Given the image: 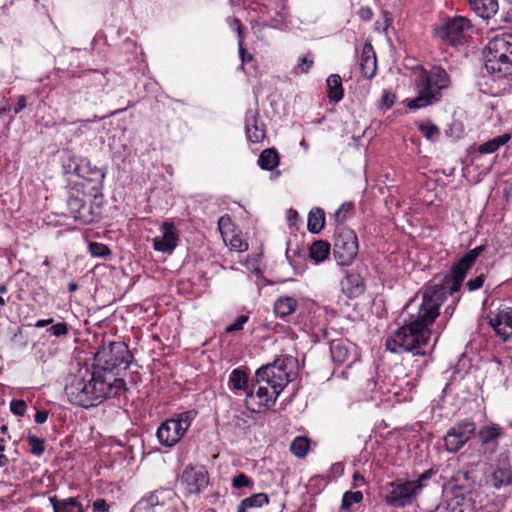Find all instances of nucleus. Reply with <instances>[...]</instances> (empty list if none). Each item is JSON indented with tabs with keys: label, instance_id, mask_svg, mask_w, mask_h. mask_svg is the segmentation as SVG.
Here are the masks:
<instances>
[{
	"label": "nucleus",
	"instance_id": "1",
	"mask_svg": "<svg viewBox=\"0 0 512 512\" xmlns=\"http://www.w3.org/2000/svg\"><path fill=\"white\" fill-rule=\"evenodd\" d=\"M484 249L485 247L481 245L468 251L452 266L450 273L440 279L439 283L425 288L417 313L410 314L409 318L404 320V325L386 340L387 350L392 353L403 351L414 352L416 355L426 354L423 348L430 339L429 326L439 316V308L446 299L447 293L453 295L459 291L467 271Z\"/></svg>",
	"mask_w": 512,
	"mask_h": 512
},
{
	"label": "nucleus",
	"instance_id": "2",
	"mask_svg": "<svg viewBox=\"0 0 512 512\" xmlns=\"http://www.w3.org/2000/svg\"><path fill=\"white\" fill-rule=\"evenodd\" d=\"M124 386L123 379H112L111 375L102 374L94 366L79 365L77 371L69 375L65 392L72 404L89 408L118 395Z\"/></svg>",
	"mask_w": 512,
	"mask_h": 512
},
{
	"label": "nucleus",
	"instance_id": "3",
	"mask_svg": "<svg viewBox=\"0 0 512 512\" xmlns=\"http://www.w3.org/2000/svg\"><path fill=\"white\" fill-rule=\"evenodd\" d=\"M415 85L417 97L408 102L407 106L410 109H420L438 102L441 90L449 87L450 78L443 68L434 66L430 71L421 69Z\"/></svg>",
	"mask_w": 512,
	"mask_h": 512
},
{
	"label": "nucleus",
	"instance_id": "4",
	"mask_svg": "<svg viewBox=\"0 0 512 512\" xmlns=\"http://www.w3.org/2000/svg\"><path fill=\"white\" fill-rule=\"evenodd\" d=\"M132 358L133 356L124 342H110L98 349L93 366L97 370H101L102 374L111 375L112 379H120L118 376L129 367Z\"/></svg>",
	"mask_w": 512,
	"mask_h": 512
},
{
	"label": "nucleus",
	"instance_id": "5",
	"mask_svg": "<svg viewBox=\"0 0 512 512\" xmlns=\"http://www.w3.org/2000/svg\"><path fill=\"white\" fill-rule=\"evenodd\" d=\"M485 69L498 78L512 73V34L495 36L485 49Z\"/></svg>",
	"mask_w": 512,
	"mask_h": 512
},
{
	"label": "nucleus",
	"instance_id": "6",
	"mask_svg": "<svg viewBox=\"0 0 512 512\" xmlns=\"http://www.w3.org/2000/svg\"><path fill=\"white\" fill-rule=\"evenodd\" d=\"M434 475L433 469H428L421 473L417 479L401 480L386 484L387 493L384 497L385 502L394 508H404L411 505L421 494L425 484Z\"/></svg>",
	"mask_w": 512,
	"mask_h": 512
},
{
	"label": "nucleus",
	"instance_id": "7",
	"mask_svg": "<svg viewBox=\"0 0 512 512\" xmlns=\"http://www.w3.org/2000/svg\"><path fill=\"white\" fill-rule=\"evenodd\" d=\"M196 414L194 410L184 411L164 421L156 433L159 443L165 447L177 444L191 426Z\"/></svg>",
	"mask_w": 512,
	"mask_h": 512
},
{
	"label": "nucleus",
	"instance_id": "8",
	"mask_svg": "<svg viewBox=\"0 0 512 512\" xmlns=\"http://www.w3.org/2000/svg\"><path fill=\"white\" fill-rule=\"evenodd\" d=\"M472 27L470 20L463 16L448 17L434 28V35L451 46L462 45L468 30Z\"/></svg>",
	"mask_w": 512,
	"mask_h": 512
},
{
	"label": "nucleus",
	"instance_id": "9",
	"mask_svg": "<svg viewBox=\"0 0 512 512\" xmlns=\"http://www.w3.org/2000/svg\"><path fill=\"white\" fill-rule=\"evenodd\" d=\"M358 254V239L356 233L347 227L337 230L334 238L333 256L337 264L350 265Z\"/></svg>",
	"mask_w": 512,
	"mask_h": 512
},
{
	"label": "nucleus",
	"instance_id": "10",
	"mask_svg": "<svg viewBox=\"0 0 512 512\" xmlns=\"http://www.w3.org/2000/svg\"><path fill=\"white\" fill-rule=\"evenodd\" d=\"M485 485L494 489L512 486V466L507 453H500L495 463L490 466L485 474Z\"/></svg>",
	"mask_w": 512,
	"mask_h": 512
},
{
	"label": "nucleus",
	"instance_id": "11",
	"mask_svg": "<svg viewBox=\"0 0 512 512\" xmlns=\"http://www.w3.org/2000/svg\"><path fill=\"white\" fill-rule=\"evenodd\" d=\"M255 377L257 383H265L270 386L275 396H279L290 381L289 373L278 361L259 368Z\"/></svg>",
	"mask_w": 512,
	"mask_h": 512
},
{
	"label": "nucleus",
	"instance_id": "12",
	"mask_svg": "<svg viewBox=\"0 0 512 512\" xmlns=\"http://www.w3.org/2000/svg\"><path fill=\"white\" fill-rule=\"evenodd\" d=\"M476 425L472 421L464 420L452 426L444 436L445 448L450 453L460 450L474 435Z\"/></svg>",
	"mask_w": 512,
	"mask_h": 512
},
{
	"label": "nucleus",
	"instance_id": "13",
	"mask_svg": "<svg viewBox=\"0 0 512 512\" xmlns=\"http://www.w3.org/2000/svg\"><path fill=\"white\" fill-rule=\"evenodd\" d=\"M208 473L204 467H186L180 483L189 494L199 493L208 485Z\"/></svg>",
	"mask_w": 512,
	"mask_h": 512
},
{
	"label": "nucleus",
	"instance_id": "14",
	"mask_svg": "<svg viewBox=\"0 0 512 512\" xmlns=\"http://www.w3.org/2000/svg\"><path fill=\"white\" fill-rule=\"evenodd\" d=\"M489 324L503 341L509 340L512 337V308L500 309L494 317L490 318Z\"/></svg>",
	"mask_w": 512,
	"mask_h": 512
},
{
	"label": "nucleus",
	"instance_id": "15",
	"mask_svg": "<svg viewBox=\"0 0 512 512\" xmlns=\"http://www.w3.org/2000/svg\"><path fill=\"white\" fill-rule=\"evenodd\" d=\"M161 229L163 235L153 239V247L157 251L170 254L177 246V233L175 232L174 225L169 222H164L161 225Z\"/></svg>",
	"mask_w": 512,
	"mask_h": 512
},
{
	"label": "nucleus",
	"instance_id": "16",
	"mask_svg": "<svg viewBox=\"0 0 512 512\" xmlns=\"http://www.w3.org/2000/svg\"><path fill=\"white\" fill-rule=\"evenodd\" d=\"M377 69L376 54L371 43H365L363 46L360 62V70L363 77L371 79Z\"/></svg>",
	"mask_w": 512,
	"mask_h": 512
},
{
	"label": "nucleus",
	"instance_id": "17",
	"mask_svg": "<svg viewBox=\"0 0 512 512\" xmlns=\"http://www.w3.org/2000/svg\"><path fill=\"white\" fill-rule=\"evenodd\" d=\"M49 502L53 512H85L83 505L75 497L60 499L57 496H50Z\"/></svg>",
	"mask_w": 512,
	"mask_h": 512
},
{
	"label": "nucleus",
	"instance_id": "18",
	"mask_svg": "<svg viewBox=\"0 0 512 512\" xmlns=\"http://www.w3.org/2000/svg\"><path fill=\"white\" fill-rule=\"evenodd\" d=\"M75 172L78 176L88 180L96 181L103 180L105 173L103 170L93 166L88 160L82 159L75 167Z\"/></svg>",
	"mask_w": 512,
	"mask_h": 512
},
{
	"label": "nucleus",
	"instance_id": "19",
	"mask_svg": "<svg viewBox=\"0 0 512 512\" xmlns=\"http://www.w3.org/2000/svg\"><path fill=\"white\" fill-rule=\"evenodd\" d=\"M259 386L256 390V392L254 393V391H251L250 393H248V397L249 398H254L256 397L258 399V406H259V410L261 408H269L271 407L275 402H276V399L278 396H275V394H273V390H271V387L268 386L267 384L263 383V385L261 383H258Z\"/></svg>",
	"mask_w": 512,
	"mask_h": 512
},
{
	"label": "nucleus",
	"instance_id": "20",
	"mask_svg": "<svg viewBox=\"0 0 512 512\" xmlns=\"http://www.w3.org/2000/svg\"><path fill=\"white\" fill-rule=\"evenodd\" d=\"M67 206L74 219L81 220L84 222H88L90 220V207L86 205L85 201L82 198L77 196L69 197L67 201Z\"/></svg>",
	"mask_w": 512,
	"mask_h": 512
},
{
	"label": "nucleus",
	"instance_id": "21",
	"mask_svg": "<svg viewBox=\"0 0 512 512\" xmlns=\"http://www.w3.org/2000/svg\"><path fill=\"white\" fill-rule=\"evenodd\" d=\"M472 10L480 17L488 19L498 10L497 0H468Z\"/></svg>",
	"mask_w": 512,
	"mask_h": 512
},
{
	"label": "nucleus",
	"instance_id": "22",
	"mask_svg": "<svg viewBox=\"0 0 512 512\" xmlns=\"http://www.w3.org/2000/svg\"><path fill=\"white\" fill-rule=\"evenodd\" d=\"M171 496V491L166 489L156 490L148 496L143 497L138 505L143 509H151L158 505H164L166 498Z\"/></svg>",
	"mask_w": 512,
	"mask_h": 512
},
{
	"label": "nucleus",
	"instance_id": "23",
	"mask_svg": "<svg viewBox=\"0 0 512 512\" xmlns=\"http://www.w3.org/2000/svg\"><path fill=\"white\" fill-rule=\"evenodd\" d=\"M327 88V96L331 102L338 103L343 99L342 79L338 74H331L327 78Z\"/></svg>",
	"mask_w": 512,
	"mask_h": 512
},
{
	"label": "nucleus",
	"instance_id": "24",
	"mask_svg": "<svg viewBox=\"0 0 512 512\" xmlns=\"http://www.w3.org/2000/svg\"><path fill=\"white\" fill-rule=\"evenodd\" d=\"M297 305V300L293 297L283 296L276 300L274 304V312L277 316L284 318L294 313Z\"/></svg>",
	"mask_w": 512,
	"mask_h": 512
},
{
	"label": "nucleus",
	"instance_id": "25",
	"mask_svg": "<svg viewBox=\"0 0 512 512\" xmlns=\"http://www.w3.org/2000/svg\"><path fill=\"white\" fill-rule=\"evenodd\" d=\"M269 503V497L266 493H256L242 500L237 508V512H247L249 508L262 507Z\"/></svg>",
	"mask_w": 512,
	"mask_h": 512
},
{
	"label": "nucleus",
	"instance_id": "26",
	"mask_svg": "<svg viewBox=\"0 0 512 512\" xmlns=\"http://www.w3.org/2000/svg\"><path fill=\"white\" fill-rule=\"evenodd\" d=\"M259 166L264 170H273L279 164V154L274 148L263 150L258 159Z\"/></svg>",
	"mask_w": 512,
	"mask_h": 512
},
{
	"label": "nucleus",
	"instance_id": "27",
	"mask_svg": "<svg viewBox=\"0 0 512 512\" xmlns=\"http://www.w3.org/2000/svg\"><path fill=\"white\" fill-rule=\"evenodd\" d=\"M330 253V244L324 240L314 241L309 249V255L315 262L324 261Z\"/></svg>",
	"mask_w": 512,
	"mask_h": 512
},
{
	"label": "nucleus",
	"instance_id": "28",
	"mask_svg": "<svg viewBox=\"0 0 512 512\" xmlns=\"http://www.w3.org/2000/svg\"><path fill=\"white\" fill-rule=\"evenodd\" d=\"M325 223V214L321 208H314L308 215L307 227L311 233H319Z\"/></svg>",
	"mask_w": 512,
	"mask_h": 512
},
{
	"label": "nucleus",
	"instance_id": "29",
	"mask_svg": "<svg viewBox=\"0 0 512 512\" xmlns=\"http://www.w3.org/2000/svg\"><path fill=\"white\" fill-rule=\"evenodd\" d=\"M511 139V135L505 133L498 137H495L478 147V151L481 154H489L497 151L501 146L505 145Z\"/></svg>",
	"mask_w": 512,
	"mask_h": 512
},
{
	"label": "nucleus",
	"instance_id": "30",
	"mask_svg": "<svg viewBox=\"0 0 512 512\" xmlns=\"http://www.w3.org/2000/svg\"><path fill=\"white\" fill-rule=\"evenodd\" d=\"M309 448L310 440L305 436L296 437L290 445L291 452L298 458H304L307 455Z\"/></svg>",
	"mask_w": 512,
	"mask_h": 512
},
{
	"label": "nucleus",
	"instance_id": "31",
	"mask_svg": "<svg viewBox=\"0 0 512 512\" xmlns=\"http://www.w3.org/2000/svg\"><path fill=\"white\" fill-rule=\"evenodd\" d=\"M330 352L334 363L342 364L348 358V349L341 341H333L330 345Z\"/></svg>",
	"mask_w": 512,
	"mask_h": 512
},
{
	"label": "nucleus",
	"instance_id": "32",
	"mask_svg": "<svg viewBox=\"0 0 512 512\" xmlns=\"http://www.w3.org/2000/svg\"><path fill=\"white\" fill-rule=\"evenodd\" d=\"M478 436L482 443L494 441L500 436V428L498 426L482 427Z\"/></svg>",
	"mask_w": 512,
	"mask_h": 512
},
{
	"label": "nucleus",
	"instance_id": "33",
	"mask_svg": "<svg viewBox=\"0 0 512 512\" xmlns=\"http://www.w3.org/2000/svg\"><path fill=\"white\" fill-rule=\"evenodd\" d=\"M362 499H363V494L360 491H356V492L348 491V492H345L343 497H342L341 508L343 510L349 511L350 507L352 506V504L359 503V502L362 501Z\"/></svg>",
	"mask_w": 512,
	"mask_h": 512
},
{
	"label": "nucleus",
	"instance_id": "34",
	"mask_svg": "<svg viewBox=\"0 0 512 512\" xmlns=\"http://www.w3.org/2000/svg\"><path fill=\"white\" fill-rule=\"evenodd\" d=\"M252 121H253L252 125L250 124L249 121L246 124L247 138L249 139V141H251L253 143H258L264 138L265 133H264V130L259 129L255 125V122H256L255 118H253Z\"/></svg>",
	"mask_w": 512,
	"mask_h": 512
},
{
	"label": "nucleus",
	"instance_id": "35",
	"mask_svg": "<svg viewBox=\"0 0 512 512\" xmlns=\"http://www.w3.org/2000/svg\"><path fill=\"white\" fill-rule=\"evenodd\" d=\"M27 442L30 446V452L35 456H41L45 451V442L43 439L36 437L35 435H28Z\"/></svg>",
	"mask_w": 512,
	"mask_h": 512
},
{
	"label": "nucleus",
	"instance_id": "36",
	"mask_svg": "<svg viewBox=\"0 0 512 512\" xmlns=\"http://www.w3.org/2000/svg\"><path fill=\"white\" fill-rule=\"evenodd\" d=\"M230 383L234 389H243L247 384V375L241 370L235 369L230 375Z\"/></svg>",
	"mask_w": 512,
	"mask_h": 512
},
{
	"label": "nucleus",
	"instance_id": "37",
	"mask_svg": "<svg viewBox=\"0 0 512 512\" xmlns=\"http://www.w3.org/2000/svg\"><path fill=\"white\" fill-rule=\"evenodd\" d=\"M89 252L94 257L107 258L110 256L111 251L105 244L98 242H90L88 245Z\"/></svg>",
	"mask_w": 512,
	"mask_h": 512
},
{
	"label": "nucleus",
	"instance_id": "38",
	"mask_svg": "<svg viewBox=\"0 0 512 512\" xmlns=\"http://www.w3.org/2000/svg\"><path fill=\"white\" fill-rule=\"evenodd\" d=\"M453 479L458 482L464 480L465 483L457 485L460 490H469L472 488L474 484V480L469 471H458L457 474L453 477Z\"/></svg>",
	"mask_w": 512,
	"mask_h": 512
},
{
	"label": "nucleus",
	"instance_id": "39",
	"mask_svg": "<svg viewBox=\"0 0 512 512\" xmlns=\"http://www.w3.org/2000/svg\"><path fill=\"white\" fill-rule=\"evenodd\" d=\"M354 205L352 203L342 204L335 213V219L339 223H343L347 216L353 211Z\"/></svg>",
	"mask_w": 512,
	"mask_h": 512
},
{
	"label": "nucleus",
	"instance_id": "40",
	"mask_svg": "<svg viewBox=\"0 0 512 512\" xmlns=\"http://www.w3.org/2000/svg\"><path fill=\"white\" fill-rule=\"evenodd\" d=\"M232 486L236 489H240L243 487L251 488L253 487V482L247 475H245L244 473H240L232 479Z\"/></svg>",
	"mask_w": 512,
	"mask_h": 512
},
{
	"label": "nucleus",
	"instance_id": "41",
	"mask_svg": "<svg viewBox=\"0 0 512 512\" xmlns=\"http://www.w3.org/2000/svg\"><path fill=\"white\" fill-rule=\"evenodd\" d=\"M419 130L429 140L433 139L436 135H439V133H440L439 128L436 125L431 124V123L420 124Z\"/></svg>",
	"mask_w": 512,
	"mask_h": 512
},
{
	"label": "nucleus",
	"instance_id": "42",
	"mask_svg": "<svg viewBox=\"0 0 512 512\" xmlns=\"http://www.w3.org/2000/svg\"><path fill=\"white\" fill-rule=\"evenodd\" d=\"M248 316L246 315H240L236 318V320L228 325L225 329L226 333H232L235 331H239L243 329L244 324L248 321Z\"/></svg>",
	"mask_w": 512,
	"mask_h": 512
},
{
	"label": "nucleus",
	"instance_id": "43",
	"mask_svg": "<svg viewBox=\"0 0 512 512\" xmlns=\"http://www.w3.org/2000/svg\"><path fill=\"white\" fill-rule=\"evenodd\" d=\"M48 332L55 337H61L68 334V326L65 322H59L57 324L52 325Z\"/></svg>",
	"mask_w": 512,
	"mask_h": 512
},
{
	"label": "nucleus",
	"instance_id": "44",
	"mask_svg": "<svg viewBox=\"0 0 512 512\" xmlns=\"http://www.w3.org/2000/svg\"><path fill=\"white\" fill-rule=\"evenodd\" d=\"M26 403L23 400H12L10 403V410L17 416H23L26 411Z\"/></svg>",
	"mask_w": 512,
	"mask_h": 512
},
{
	"label": "nucleus",
	"instance_id": "45",
	"mask_svg": "<svg viewBox=\"0 0 512 512\" xmlns=\"http://www.w3.org/2000/svg\"><path fill=\"white\" fill-rule=\"evenodd\" d=\"M313 65V60L307 57H301L298 65L295 67V73H307L310 67Z\"/></svg>",
	"mask_w": 512,
	"mask_h": 512
},
{
	"label": "nucleus",
	"instance_id": "46",
	"mask_svg": "<svg viewBox=\"0 0 512 512\" xmlns=\"http://www.w3.org/2000/svg\"><path fill=\"white\" fill-rule=\"evenodd\" d=\"M485 280V275L480 274L479 276L475 277L474 279L468 280L466 283L467 288L469 291H475L483 286Z\"/></svg>",
	"mask_w": 512,
	"mask_h": 512
},
{
	"label": "nucleus",
	"instance_id": "47",
	"mask_svg": "<svg viewBox=\"0 0 512 512\" xmlns=\"http://www.w3.org/2000/svg\"><path fill=\"white\" fill-rule=\"evenodd\" d=\"M92 507L94 512H108L110 508L107 502L102 498L96 499Z\"/></svg>",
	"mask_w": 512,
	"mask_h": 512
},
{
	"label": "nucleus",
	"instance_id": "48",
	"mask_svg": "<svg viewBox=\"0 0 512 512\" xmlns=\"http://www.w3.org/2000/svg\"><path fill=\"white\" fill-rule=\"evenodd\" d=\"M238 48H239V56L241 58L242 63L250 62L253 60V55L248 54L244 48V40H241L238 42Z\"/></svg>",
	"mask_w": 512,
	"mask_h": 512
},
{
	"label": "nucleus",
	"instance_id": "49",
	"mask_svg": "<svg viewBox=\"0 0 512 512\" xmlns=\"http://www.w3.org/2000/svg\"><path fill=\"white\" fill-rule=\"evenodd\" d=\"M394 100H395V95H393L389 92L383 93L381 101H382V104L386 108H390L394 104Z\"/></svg>",
	"mask_w": 512,
	"mask_h": 512
},
{
	"label": "nucleus",
	"instance_id": "50",
	"mask_svg": "<svg viewBox=\"0 0 512 512\" xmlns=\"http://www.w3.org/2000/svg\"><path fill=\"white\" fill-rule=\"evenodd\" d=\"M48 419V412L45 411V410H38L35 414V422L37 424H43L47 421Z\"/></svg>",
	"mask_w": 512,
	"mask_h": 512
},
{
	"label": "nucleus",
	"instance_id": "51",
	"mask_svg": "<svg viewBox=\"0 0 512 512\" xmlns=\"http://www.w3.org/2000/svg\"><path fill=\"white\" fill-rule=\"evenodd\" d=\"M372 10L369 7H362L358 11V15L362 20L369 21L372 18Z\"/></svg>",
	"mask_w": 512,
	"mask_h": 512
},
{
	"label": "nucleus",
	"instance_id": "52",
	"mask_svg": "<svg viewBox=\"0 0 512 512\" xmlns=\"http://www.w3.org/2000/svg\"><path fill=\"white\" fill-rule=\"evenodd\" d=\"M26 107V97L21 95L18 97L16 106L14 107V113H20Z\"/></svg>",
	"mask_w": 512,
	"mask_h": 512
},
{
	"label": "nucleus",
	"instance_id": "53",
	"mask_svg": "<svg viewBox=\"0 0 512 512\" xmlns=\"http://www.w3.org/2000/svg\"><path fill=\"white\" fill-rule=\"evenodd\" d=\"M232 23L236 25V32L238 35V42L243 40V27L241 21L238 18H232Z\"/></svg>",
	"mask_w": 512,
	"mask_h": 512
},
{
	"label": "nucleus",
	"instance_id": "54",
	"mask_svg": "<svg viewBox=\"0 0 512 512\" xmlns=\"http://www.w3.org/2000/svg\"><path fill=\"white\" fill-rule=\"evenodd\" d=\"M353 481H354V487H358L365 483L364 477L359 472H355L353 474Z\"/></svg>",
	"mask_w": 512,
	"mask_h": 512
},
{
	"label": "nucleus",
	"instance_id": "55",
	"mask_svg": "<svg viewBox=\"0 0 512 512\" xmlns=\"http://www.w3.org/2000/svg\"><path fill=\"white\" fill-rule=\"evenodd\" d=\"M347 280L354 284L356 286V288L359 287L360 283H361V278L358 274H350L347 276Z\"/></svg>",
	"mask_w": 512,
	"mask_h": 512
},
{
	"label": "nucleus",
	"instance_id": "56",
	"mask_svg": "<svg viewBox=\"0 0 512 512\" xmlns=\"http://www.w3.org/2000/svg\"><path fill=\"white\" fill-rule=\"evenodd\" d=\"M53 322H54L53 318L41 319L35 323V327L42 328V327L53 324Z\"/></svg>",
	"mask_w": 512,
	"mask_h": 512
},
{
	"label": "nucleus",
	"instance_id": "57",
	"mask_svg": "<svg viewBox=\"0 0 512 512\" xmlns=\"http://www.w3.org/2000/svg\"><path fill=\"white\" fill-rule=\"evenodd\" d=\"M230 223H231V219L228 215H224V216L220 217V219L218 221L219 228L227 226Z\"/></svg>",
	"mask_w": 512,
	"mask_h": 512
},
{
	"label": "nucleus",
	"instance_id": "58",
	"mask_svg": "<svg viewBox=\"0 0 512 512\" xmlns=\"http://www.w3.org/2000/svg\"><path fill=\"white\" fill-rule=\"evenodd\" d=\"M9 463V459L6 455L0 454V468L5 467Z\"/></svg>",
	"mask_w": 512,
	"mask_h": 512
},
{
	"label": "nucleus",
	"instance_id": "59",
	"mask_svg": "<svg viewBox=\"0 0 512 512\" xmlns=\"http://www.w3.org/2000/svg\"><path fill=\"white\" fill-rule=\"evenodd\" d=\"M77 288H78V285H77L75 282H71V283H69V285H68V289H69V291H70V292H74V291H76V290H77Z\"/></svg>",
	"mask_w": 512,
	"mask_h": 512
},
{
	"label": "nucleus",
	"instance_id": "60",
	"mask_svg": "<svg viewBox=\"0 0 512 512\" xmlns=\"http://www.w3.org/2000/svg\"><path fill=\"white\" fill-rule=\"evenodd\" d=\"M7 430H8V428H7L6 425L1 426V428H0V431H1L2 434H6Z\"/></svg>",
	"mask_w": 512,
	"mask_h": 512
},
{
	"label": "nucleus",
	"instance_id": "61",
	"mask_svg": "<svg viewBox=\"0 0 512 512\" xmlns=\"http://www.w3.org/2000/svg\"><path fill=\"white\" fill-rule=\"evenodd\" d=\"M7 291V288L5 285H0V293H5Z\"/></svg>",
	"mask_w": 512,
	"mask_h": 512
},
{
	"label": "nucleus",
	"instance_id": "62",
	"mask_svg": "<svg viewBox=\"0 0 512 512\" xmlns=\"http://www.w3.org/2000/svg\"><path fill=\"white\" fill-rule=\"evenodd\" d=\"M4 304H5V299L2 296H0V305H4Z\"/></svg>",
	"mask_w": 512,
	"mask_h": 512
},
{
	"label": "nucleus",
	"instance_id": "63",
	"mask_svg": "<svg viewBox=\"0 0 512 512\" xmlns=\"http://www.w3.org/2000/svg\"><path fill=\"white\" fill-rule=\"evenodd\" d=\"M5 451V446L4 444H0V452H4Z\"/></svg>",
	"mask_w": 512,
	"mask_h": 512
},
{
	"label": "nucleus",
	"instance_id": "64",
	"mask_svg": "<svg viewBox=\"0 0 512 512\" xmlns=\"http://www.w3.org/2000/svg\"><path fill=\"white\" fill-rule=\"evenodd\" d=\"M235 241H236L235 239H234V240H232V246L237 247L238 242H235Z\"/></svg>",
	"mask_w": 512,
	"mask_h": 512
}]
</instances>
